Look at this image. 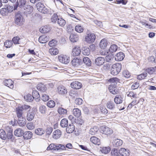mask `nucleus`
I'll return each instance as SVG.
<instances>
[{"label":"nucleus","instance_id":"obj_1","mask_svg":"<svg viewBox=\"0 0 156 156\" xmlns=\"http://www.w3.org/2000/svg\"><path fill=\"white\" fill-rule=\"evenodd\" d=\"M14 20L15 23L19 26L23 25L25 20L23 16L20 12L15 13Z\"/></svg>","mask_w":156,"mask_h":156},{"label":"nucleus","instance_id":"obj_2","mask_svg":"<svg viewBox=\"0 0 156 156\" xmlns=\"http://www.w3.org/2000/svg\"><path fill=\"white\" fill-rule=\"evenodd\" d=\"M121 69V64L119 63H116L112 66L111 73L114 76L116 75L120 72Z\"/></svg>","mask_w":156,"mask_h":156},{"label":"nucleus","instance_id":"obj_3","mask_svg":"<svg viewBox=\"0 0 156 156\" xmlns=\"http://www.w3.org/2000/svg\"><path fill=\"white\" fill-rule=\"evenodd\" d=\"M36 6L39 11L42 13L46 14L49 12L48 9L41 2H38L36 5Z\"/></svg>","mask_w":156,"mask_h":156},{"label":"nucleus","instance_id":"obj_4","mask_svg":"<svg viewBox=\"0 0 156 156\" xmlns=\"http://www.w3.org/2000/svg\"><path fill=\"white\" fill-rule=\"evenodd\" d=\"M71 63L75 68H78L81 66L82 61L78 58H75L71 61Z\"/></svg>","mask_w":156,"mask_h":156},{"label":"nucleus","instance_id":"obj_5","mask_svg":"<svg viewBox=\"0 0 156 156\" xmlns=\"http://www.w3.org/2000/svg\"><path fill=\"white\" fill-rule=\"evenodd\" d=\"M7 134H6V139L10 140L12 141H13L14 140L15 137L13 135L12 129V128L7 127L6 128Z\"/></svg>","mask_w":156,"mask_h":156},{"label":"nucleus","instance_id":"obj_6","mask_svg":"<svg viewBox=\"0 0 156 156\" xmlns=\"http://www.w3.org/2000/svg\"><path fill=\"white\" fill-rule=\"evenodd\" d=\"M101 132L107 135L112 133L113 131L111 128L106 126H102L101 128Z\"/></svg>","mask_w":156,"mask_h":156},{"label":"nucleus","instance_id":"obj_7","mask_svg":"<svg viewBox=\"0 0 156 156\" xmlns=\"http://www.w3.org/2000/svg\"><path fill=\"white\" fill-rule=\"evenodd\" d=\"M58 59L60 62L64 64L68 63L70 61L69 57L62 55L58 57Z\"/></svg>","mask_w":156,"mask_h":156},{"label":"nucleus","instance_id":"obj_8","mask_svg":"<svg viewBox=\"0 0 156 156\" xmlns=\"http://www.w3.org/2000/svg\"><path fill=\"white\" fill-rule=\"evenodd\" d=\"M24 11H23L24 14L25 15L27 16L28 15L31 14L33 11V8L32 6L27 5L24 7L23 8Z\"/></svg>","mask_w":156,"mask_h":156},{"label":"nucleus","instance_id":"obj_9","mask_svg":"<svg viewBox=\"0 0 156 156\" xmlns=\"http://www.w3.org/2000/svg\"><path fill=\"white\" fill-rule=\"evenodd\" d=\"M95 36L93 33L88 34L86 37V41L89 43H91L94 42L95 39Z\"/></svg>","mask_w":156,"mask_h":156},{"label":"nucleus","instance_id":"obj_10","mask_svg":"<svg viewBox=\"0 0 156 156\" xmlns=\"http://www.w3.org/2000/svg\"><path fill=\"white\" fill-rule=\"evenodd\" d=\"M26 1L25 0H19L17 1L16 4L14 5V9L15 10L16 9L18 6L22 9L24 8L26 5Z\"/></svg>","mask_w":156,"mask_h":156},{"label":"nucleus","instance_id":"obj_11","mask_svg":"<svg viewBox=\"0 0 156 156\" xmlns=\"http://www.w3.org/2000/svg\"><path fill=\"white\" fill-rule=\"evenodd\" d=\"M71 87L74 89H79L82 87V83L77 81L72 82L70 84Z\"/></svg>","mask_w":156,"mask_h":156},{"label":"nucleus","instance_id":"obj_12","mask_svg":"<svg viewBox=\"0 0 156 156\" xmlns=\"http://www.w3.org/2000/svg\"><path fill=\"white\" fill-rule=\"evenodd\" d=\"M119 153L121 156H129L130 151L127 149L122 148L119 149Z\"/></svg>","mask_w":156,"mask_h":156},{"label":"nucleus","instance_id":"obj_13","mask_svg":"<svg viewBox=\"0 0 156 156\" xmlns=\"http://www.w3.org/2000/svg\"><path fill=\"white\" fill-rule=\"evenodd\" d=\"M57 91L59 94L62 95L66 94L67 92L66 88L62 85L58 87L57 88Z\"/></svg>","mask_w":156,"mask_h":156},{"label":"nucleus","instance_id":"obj_14","mask_svg":"<svg viewBox=\"0 0 156 156\" xmlns=\"http://www.w3.org/2000/svg\"><path fill=\"white\" fill-rule=\"evenodd\" d=\"M49 40V37L46 35H43L40 36L39 39L38 41L41 43L43 44L47 42Z\"/></svg>","mask_w":156,"mask_h":156},{"label":"nucleus","instance_id":"obj_15","mask_svg":"<svg viewBox=\"0 0 156 156\" xmlns=\"http://www.w3.org/2000/svg\"><path fill=\"white\" fill-rule=\"evenodd\" d=\"M35 116L34 111L32 109L28 112L27 115V119L29 121H31L33 119Z\"/></svg>","mask_w":156,"mask_h":156},{"label":"nucleus","instance_id":"obj_16","mask_svg":"<svg viewBox=\"0 0 156 156\" xmlns=\"http://www.w3.org/2000/svg\"><path fill=\"white\" fill-rule=\"evenodd\" d=\"M105 62V59L101 57H99L96 58L95 61V64L98 66L102 65Z\"/></svg>","mask_w":156,"mask_h":156},{"label":"nucleus","instance_id":"obj_17","mask_svg":"<svg viewBox=\"0 0 156 156\" xmlns=\"http://www.w3.org/2000/svg\"><path fill=\"white\" fill-rule=\"evenodd\" d=\"M81 52L80 48L75 46L73 48L72 55L74 56H77L79 55Z\"/></svg>","mask_w":156,"mask_h":156},{"label":"nucleus","instance_id":"obj_18","mask_svg":"<svg viewBox=\"0 0 156 156\" xmlns=\"http://www.w3.org/2000/svg\"><path fill=\"white\" fill-rule=\"evenodd\" d=\"M16 115L19 119H23V111L20 107L16 108Z\"/></svg>","mask_w":156,"mask_h":156},{"label":"nucleus","instance_id":"obj_19","mask_svg":"<svg viewBox=\"0 0 156 156\" xmlns=\"http://www.w3.org/2000/svg\"><path fill=\"white\" fill-rule=\"evenodd\" d=\"M33 136L32 133L30 131H27L23 132V136L25 140H29L31 139Z\"/></svg>","mask_w":156,"mask_h":156},{"label":"nucleus","instance_id":"obj_20","mask_svg":"<svg viewBox=\"0 0 156 156\" xmlns=\"http://www.w3.org/2000/svg\"><path fill=\"white\" fill-rule=\"evenodd\" d=\"M75 129V126L72 123L68 125L66 128V132L69 133H72L74 131Z\"/></svg>","mask_w":156,"mask_h":156},{"label":"nucleus","instance_id":"obj_21","mask_svg":"<svg viewBox=\"0 0 156 156\" xmlns=\"http://www.w3.org/2000/svg\"><path fill=\"white\" fill-rule=\"evenodd\" d=\"M125 55L122 52H120L117 53L115 56V60L117 61H122L124 58Z\"/></svg>","mask_w":156,"mask_h":156},{"label":"nucleus","instance_id":"obj_22","mask_svg":"<svg viewBox=\"0 0 156 156\" xmlns=\"http://www.w3.org/2000/svg\"><path fill=\"white\" fill-rule=\"evenodd\" d=\"M4 84L11 89L13 88V82L11 79L5 80L4 81Z\"/></svg>","mask_w":156,"mask_h":156},{"label":"nucleus","instance_id":"obj_23","mask_svg":"<svg viewBox=\"0 0 156 156\" xmlns=\"http://www.w3.org/2000/svg\"><path fill=\"white\" fill-rule=\"evenodd\" d=\"M23 130L21 128H17L14 131V134L17 137H20L23 135Z\"/></svg>","mask_w":156,"mask_h":156},{"label":"nucleus","instance_id":"obj_24","mask_svg":"<svg viewBox=\"0 0 156 156\" xmlns=\"http://www.w3.org/2000/svg\"><path fill=\"white\" fill-rule=\"evenodd\" d=\"M61 132L59 129H57L53 133V137L57 139L59 138L61 135Z\"/></svg>","mask_w":156,"mask_h":156},{"label":"nucleus","instance_id":"obj_25","mask_svg":"<svg viewBox=\"0 0 156 156\" xmlns=\"http://www.w3.org/2000/svg\"><path fill=\"white\" fill-rule=\"evenodd\" d=\"M82 53L85 55H88L90 54V50L89 48L85 47L82 48Z\"/></svg>","mask_w":156,"mask_h":156},{"label":"nucleus","instance_id":"obj_26","mask_svg":"<svg viewBox=\"0 0 156 156\" xmlns=\"http://www.w3.org/2000/svg\"><path fill=\"white\" fill-rule=\"evenodd\" d=\"M109 90L110 93L113 94H117V90H116V85L111 84L109 86Z\"/></svg>","mask_w":156,"mask_h":156},{"label":"nucleus","instance_id":"obj_27","mask_svg":"<svg viewBox=\"0 0 156 156\" xmlns=\"http://www.w3.org/2000/svg\"><path fill=\"white\" fill-rule=\"evenodd\" d=\"M98 129L97 126H94L90 129L89 132V134L92 135H95L98 132Z\"/></svg>","mask_w":156,"mask_h":156},{"label":"nucleus","instance_id":"obj_28","mask_svg":"<svg viewBox=\"0 0 156 156\" xmlns=\"http://www.w3.org/2000/svg\"><path fill=\"white\" fill-rule=\"evenodd\" d=\"M91 141L94 144L99 145L100 144V140L95 136H92L90 138Z\"/></svg>","mask_w":156,"mask_h":156},{"label":"nucleus","instance_id":"obj_29","mask_svg":"<svg viewBox=\"0 0 156 156\" xmlns=\"http://www.w3.org/2000/svg\"><path fill=\"white\" fill-rule=\"evenodd\" d=\"M114 102L116 104L122 103V98L120 95H117L114 99Z\"/></svg>","mask_w":156,"mask_h":156},{"label":"nucleus","instance_id":"obj_30","mask_svg":"<svg viewBox=\"0 0 156 156\" xmlns=\"http://www.w3.org/2000/svg\"><path fill=\"white\" fill-rule=\"evenodd\" d=\"M37 88L38 90L42 92L45 91L46 90L45 85L42 83L38 84L37 86Z\"/></svg>","mask_w":156,"mask_h":156},{"label":"nucleus","instance_id":"obj_31","mask_svg":"<svg viewBox=\"0 0 156 156\" xmlns=\"http://www.w3.org/2000/svg\"><path fill=\"white\" fill-rule=\"evenodd\" d=\"M120 154L119 150L114 148L112 149L111 151L112 156H121Z\"/></svg>","mask_w":156,"mask_h":156},{"label":"nucleus","instance_id":"obj_32","mask_svg":"<svg viewBox=\"0 0 156 156\" xmlns=\"http://www.w3.org/2000/svg\"><path fill=\"white\" fill-rule=\"evenodd\" d=\"M107 107L110 109L113 110L115 108V104L113 101H109L107 103Z\"/></svg>","mask_w":156,"mask_h":156},{"label":"nucleus","instance_id":"obj_33","mask_svg":"<svg viewBox=\"0 0 156 156\" xmlns=\"http://www.w3.org/2000/svg\"><path fill=\"white\" fill-rule=\"evenodd\" d=\"M35 133L37 135L41 136L45 133V130L42 128H38L35 130Z\"/></svg>","mask_w":156,"mask_h":156},{"label":"nucleus","instance_id":"obj_34","mask_svg":"<svg viewBox=\"0 0 156 156\" xmlns=\"http://www.w3.org/2000/svg\"><path fill=\"white\" fill-rule=\"evenodd\" d=\"M68 125V120L66 119H63L60 122V125L63 128L66 127Z\"/></svg>","mask_w":156,"mask_h":156},{"label":"nucleus","instance_id":"obj_35","mask_svg":"<svg viewBox=\"0 0 156 156\" xmlns=\"http://www.w3.org/2000/svg\"><path fill=\"white\" fill-rule=\"evenodd\" d=\"M122 144V140L117 139L114 140L113 145L115 147H118L121 146Z\"/></svg>","mask_w":156,"mask_h":156},{"label":"nucleus","instance_id":"obj_36","mask_svg":"<svg viewBox=\"0 0 156 156\" xmlns=\"http://www.w3.org/2000/svg\"><path fill=\"white\" fill-rule=\"evenodd\" d=\"M108 44L107 41L105 39L102 40L100 43V47L102 49H104L106 48Z\"/></svg>","mask_w":156,"mask_h":156},{"label":"nucleus","instance_id":"obj_37","mask_svg":"<svg viewBox=\"0 0 156 156\" xmlns=\"http://www.w3.org/2000/svg\"><path fill=\"white\" fill-rule=\"evenodd\" d=\"M73 111L74 115L77 117H79L81 115V111L78 108L74 109Z\"/></svg>","mask_w":156,"mask_h":156},{"label":"nucleus","instance_id":"obj_38","mask_svg":"<svg viewBox=\"0 0 156 156\" xmlns=\"http://www.w3.org/2000/svg\"><path fill=\"white\" fill-rule=\"evenodd\" d=\"M83 62L88 66H90L91 65V62L90 59L87 57H85L83 59Z\"/></svg>","mask_w":156,"mask_h":156},{"label":"nucleus","instance_id":"obj_39","mask_svg":"<svg viewBox=\"0 0 156 156\" xmlns=\"http://www.w3.org/2000/svg\"><path fill=\"white\" fill-rule=\"evenodd\" d=\"M50 27L47 26L43 27L42 28L40 29V31L42 33H46L48 32L50 30Z\"/></svg>","mask_w":156,"mask_h":156},{"label":"nucleus","instance_id":"obj_40","mask_svg":"<svg viewBox=\"0 0 156 156\" xmlns=\"http://www.w3.org/2000/svg\"><path fill=\"white\" fill-rule=\"evenodd\" d=\"M79 39L78 36L76 35L72 34L70 36V39L71 41L73 42L77 41Z\"/></svg>","mask_w":156,"mask_h":156},{"label":"nucleus","instance_id":"obj_41","mask_svg":"<svg viewBox=\"0 0 156 156\" xmlns=\"http://www.w3.org/2000/svg\"><path fill=\"white\" fill-rule=\"evenodd\" d=\"M58 113L61 115H65L67 114V111L66 109L62 107H59L58 110Z\"/></svg>","mask_w":156,"mask_h":156},{"label":"nucleus","instance_id":"obj_42","mask_svg":"<svg viewBox=\"0 0 156 156\" xmlns=\"http://www.w3.org/2000/svg\"><path fill=\"white\" fill-rule=\"evenodd\" d=\"M57 23L59 25L62 27L64 26L66 23L65 20L61 18L58 19Z\"/></svg>","mask_w":156,"mask_h":156},{"label":"nucleus","instance_id":"obj_43","mask_svg":"<svg viewBox=\"0 0 156 156\" xmlns=\"http://www.w3.org/2000/svg\"><path fill=\"white\" fill-rule=\"evenodd\" d=\"M75 30L77 32L81 33L83 32L84 28L82 26L80 25H78L75 27Z\"/></svg>","mask_w":156,"mask_h":156},{"label":"nucleus","instance_id":"obj_44","mask_svg":"<svg viewBox=\"0 0 156 156\" xmlns=\"http://www.w3.org/2000/svg\"><path fill=\"white\" fill-rule=\"evenodd\" d=\"M6 133L3 129L0 130V138L2 140H6Z\"/></svg>","mask_w":156,"mask_h":156},{"label":"nucleus","instance_id":"obj_45","mask_svg":"<svg viewBox=\"0 0 156 156\" xmlns=\"http://www.w3.org/2000/svg\"><path fill=\"white\" fill-rule=\"evenodd\" d=\"M0 14L2 16H6L8 15L9 12L6 8L1 9L0 10Z\"/></svg>","mask_w":156,"mask_h":156},{"label":"nucleus","instance_id":"obj_46","mask_svg":"<svg viewBox=\"0 0 156 156\" xmlns=\"http://www.w3.org/2000/svg\"><path fill=\"white\" fill-rule=\"evenodd\" d=\"M118 48L117 46L115 44L112 45L109 49V51L111 53L115 52Z\"/></svg>","mask_w":156,"mask_h":156},{"label":"nucleus","instance_id":"obj_47","mask_svg":"<svg viewBox=\"0 0 156 156\" xmlns=\"http://www.w3.org/2000/svg\"><path fill=\"white\" fill-rule=\"evenodd\" d=\"M49 52L51 55H55L58 54V51L56 48H52L49 49Z\"/></svg>","mask_w":156,"mask_h":156},{"label":"nucleus","instance_id":"obj_48","mask_svg":"<svg viewBox=\"0 0 156 156\" xmlns=\"http://www.w3.org/2000/svg\"><path fill=\"white\" fill-rule=\"evenodd\" d=\"M24 98L25 100L28 102H31L33 101V98L30 94H27L24 97Z\"/></svg>","mask_w":156,"mask_h":156},{"label":"nucleus","instance_id":"obj_49","mask_svg":"<svg viewBox=\"0 0 156 156\" xmlns=\"http://www.w3.org/2000/svg\"><path fill=\"white\" fill-rule=\"evenodd\" d=\"M32 94L33 99H37L40 98V94L36 90L32 92Z\"/></svg>","mask_w":156,"mask_h":156},{"label":"nucleus","instance_id":"obj_50","mask_svg":"<svg viewBox=\"0 0 156 156\" xmlns=\"http://www.w3.org/2000/svg\"><path fill=\"white\" fill-rule=\"evenodd\" d=\"M119 80L117 77H113L110 79L109 81L111 83H114L113 85H115L119 82Z\"/></svg>","mask_w":156,"mask_h":156},{"label":"nucleus","instance_id":"obj_51","mask_svg":"<svg viewBox=\"0 0 156 156\" xmlns=\"http://www.w3.org/2000/svg\"><path fill=\"white\" fill-rule=\"evenodd\" d=\"M146 73L147 72L150 74L153 73L154 72H156V66L148 68L146 70Z\"/></svg>","mask_w":156,"mask_h":156},{"label":"nucleus","instance_id":"obj_52","mask_svg":"<svg viewBox=\"0 0 156 156\" xmlns=\"http://www.w3.org/2000/svg\"><path fill=\"white\" fill-rule=\"evenodd\" d=\"M110 148L109 147H103L101 150V151L102 153L105 154H107L110 152Z\"/></svg>","mask_w":156,"mask_h":156},{"label":"nucleus","instance_id":"obj_53","mask_svg":"<svg viewBox=\"0 0 156 156\" xmlns=\"http://www.w3.org/2000/svg\"><path fill=\"white\" fill-rule=\"evenodd\" d=\"M4 45L6 48H10L12 45L13 42L11 41L7 40L5 42Z\"/></svg>","mask_w":156,"mask_h":156},{"label":"nucleus","instance_id":"obj_54","mask_svg":"<svg viewBox=\"0 0 156 156\" xmlns=\"http://www.w3.org/2000/svg\"><path fill=\"white\" fill-rule=\"evenodd\" d=\"M20 108L22 109L23 111V110H27L29 112L32 110H31V107L29 105H24L22 106Z\"/></svg>","mask_w":156,"mask_h":156},{"label":"nucleus","instance_id":"obj_55","mask_svg":"<svg viewBox=\"0 0 156 156\" xmlns=\"http://www.w3.org/2000/svg\"><path fill=\"white\" fill-rule=\"evenodd\" d=\"M49 98V96L44 93L42 94V96L41 98V99L44 101H48Z\"/></svg>","mask_w":156,"mask_h":156},{"label":"nucleus","instance_id":"obj_56","mask_svg":"<svg viewBox=\"0 0 156 156\" xmlns=\"http://www.w3.org/2000/svg\"><path fill=\"white\" fill-rule=\"evenodd\" d=\"M46 110V107L43 105H41L39 107L40 112L41 114H45Z\"/></svg>","mask_w":156,"mask_h":156},{"label":"nucleus","instance_id":"obj_57","mask_svg":"<svg viewBox=\"0 0 156 156\" xmlns=\"http://www.w3.org/2000/svg\"><path fill=\"white\" fill-rule=\"evenodd\" d=\"M147 73L146 72H145L142 73L137 76V78L139 80H142L144 79L147 76Z\"/></svg>","mask_w":156,"mask_h":156},{"label":"nucleus","instance_id":"obj_58","mask_svg":"<svg viewBox=\"0 0 156 156\" xmlns=\"http://www.w3.org/2000/svg\"><path fill=\"white\" fill-rule=\"evenodd\" d=\"M55 105V102L52 100L48 101L47 103V106L49 108H53Z\"/></svg>","mask_w":156,"mask_h":156},{"label":"nucleus","instance_id":"obj_59","mask_svg":"<svg viewBox=\"0 0 156 156\" xmlns=\"http://www.w3.org/2000/svg\"><path fill=\"white\" fill-rule=\"evenodd\" d=\"M18 124L20 126H23L26 125V122L24 119L21 120L20 119H18Z\"/></svg>","mask_w":156,"mask_h":156},{"label":"nucleus","instance_id":"obj_60","mask_svg":"<svg viewBox=\"0 0 156 156\" xmlns=\"http://www.w3.org/2000/svg\"><path fill=\"white\" fill-rule=\"evenodd\" d=\"M113 59V56L111 54H110L105 57V59L107 62H109L112 60Z\"/></svg>","mask_w":156,"mask_h":156},{"label":"nucleus","instance_id":"obj_61","mask_svg":"<svg viewBox=\"0 0 156 156\" xmlns=\"http://www.w3.org/2000/svg\"><path fill=\"white\" fill-rule=\"evenodd\" d=\"M122 74L124 77L127 78H128L130 76V73L128 70H124Z\"/></svg>","mask_w":156,"mask_h":156},{"label":"nucleus","instance_id":"obj_62","mask_svg":"<svg viewBox=\"0 0 156 156\" xmlns=\"http://www.w3.org/2000/svg\"><path fill=\"white\" fill-rule=\"evenodd\" d=\"M57 41L54 39H52L48 43L49 45L51 47L55 46L56 44Z\"/></svg>","mask_w":156,"mask_h":156},{"label":"nucleus","instance_id":"obj_63","mask_svg":"<svg viewBox=\"0 0 156 156\" xmlns=\"http://www.w3.org/2000/svg\"><path fill=\"white\" fill-rule=\"evenodd\" d=\"M20 39V38L19 37L16 36L14 37L12 39V42H13L14 44H19V41Z\"/></svg>","mask_w":156,"mask_h":156},{"label":"nucleus","instance_id":"obj_64","mask_svg":"<svg viewBox=\"0 0 156 156\" xmlns=\"http://www.w3.org/2000/svg\"><path fill=\"white\" fill-rule=\"evenodd\" d=\"M53 130V128L51 126H48L46 129V133L47 135H50Z\"/></svg>","mask_w":156,"mask_h":156}]
</instances>
